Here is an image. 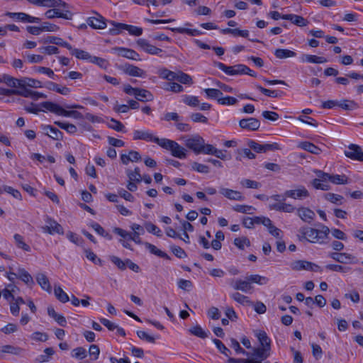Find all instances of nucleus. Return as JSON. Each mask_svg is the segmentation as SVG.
Segmentation results:
<instances>
[{
    "mask_svg": "<svg viewBox=\"0 0 363 363\" xmlns=\"http://www.w3.org/2000/svg\"><path fill=\"white\" fill-rule=\"evenodd\" d=\"M299 231L301 233V237L299 238L300 240L306 239L310 242L320 244L324 242L325 239L328 238L330 233L329 228L324 225H321L320 230L303 227Z\"/></svg>",
    "mask_w": 363,
    "mask_h": 363,
    "instance_id": "obj_1",
    "label": "nucleus"
},
{
    "mask_svg": "<svg viewBox=\"0 0 363 363\" xmlns=\"http://www.w3.org/2000/svg\"><path fill=\"white\" fill-rule=\"evenodd\" d=\"M160 146L170 151L171 155L179 159H185L187 156L186 150L174 140L167 138H161Z\"/></svg>",
    "mask_w": 363,
    "mask_h": 363,
    "instance_id": "obj_2",
    "label": "nucleus"
},
{
    "mask_svg": "<svg viewBox=\"0 0 363 363\" xmlns=\"http://www.w3.org/2000/svg\"><path fill=\"white\" fill-rule=\"evenodd\" d=\"M40 106L42 108L58 116L65 117H73L74 118H79L82 116V114L77 111H67L60 105L51 101L42 102L40 104Z\"/></svg>",
    "mask_w": 363,
    "mask_h": 363,
    "instance_id": "obj_3",
    "label": "nucleus"
},
{
    "mask_svg": "<svg viewBox=\"0 0 363 363\" xmlns=\"http://www.w3.org/2000/svg\"><path fill=\"white\" fill-rule=\"evenodd\" d=\"M110 23L113 26V27L110 28L108 30L109 34L111 35H117L120 34L122 30H125L130 35L135 36H140L143 33V28L140 27L122 23H117L113 21H110Z\"/></svg>",
    "mask_w": 363,
    "mask_h": 363,
    "instance_id": "obj_4",
    "label": "nucleus"
},
{
    "mask_svg": "<svg viewBox=\"0 0 363 363\" xmlns=\"http://www.w3.org/2000/svg\"><path fill=\"white\" fill-rule=\"evenodd\" d=\"M214 66L230 76L242 75L245 74V71L247 70V65L243 64H237L233 66H227L222 62H215Z\"/></svg>",
    "mask_w": 363,
    "mask_h": 363,
    "instance_id": "obj_5",
    "label": "nucleus"
},
{
    "mask_svg": "<svg viewBox=\"0 0 363 363\" xmlns=\"http://www.w3.org/2000/svg\"><path fill=\"white\" fill-rule=\"evenodd\" d=\"M45 225L41 227V229L43 233L50 235L64 234V229L62 226L53 218L46 216L45 218Z\"/></svg>",
    "mask_w": 363,
    "mask_h": 363,
    "instance_id": "obj_6",
    "label": "nucleus"
},
{
    "mask_svg": "<svg viewBox=\"0 0 363 363\" xmlns=\"http://www.w3.org/2000/svg\"><path fill=\"white\" fill-rule=\"evenodd\" d=\"M309 196V192L303 186H299L297 189L287 190L283 194V201L286 200V197L294 199H303Z\"/></svg>",
    "mask_w": 363,
    "mask_h": 363,
    "instance_id": "obj_7",
    "label": "nucleus"
},
{
    "mask_svg": "<svg viewBox=\"0 0 363 363\" xmlns=\"http://www.w3.org/2000/svg\"><path fill=\"white\" fill-rule=\"evenodd\" d=\"M203 141L204 139L201 136L194 135L185 140V145L188 148L193 150L194 153L199 155L201 154Z\"/></svg>",
    "mask_w": 363,
    "mask_h": 363,
    "instance_id": "obj_8",
    "label": "nucleus"
},
{
    "mask_svg": "<svg viewBox=\"0 0 363 363\" xmlns=\"http://www.w3.org/2000/svg\"><path fill=\"white\" fill-rule=\"evenodd\" d=\"M133 140H143L147 142H153L160 145L161 142V138H159L157 136H155L150 130H135L133 132Z\"/></svg>",
    "mask_w": 363,
    "mask_h": 363,
    "instance_id": "obj_9",
    "label": "nucleus"
},
{
    "mask_svg": "<svg viewBox=\"0 0 363 363\" xmlns=\"http://www.w3.org/2000/svg\"><path fill=\"white\" fill-rule=\"evenodd\" d=\"M345 155L352 160L363 162V151L357 145L350 144L345 151Z\"/></svg>",
    "mask_w": 363,
    "mask_h": 363,
    "instance_id": "obj_10",
    "label": "nucleus"
},
{
    "mask_svg": "<svg viewBox=\"0 0 363 363\" xmlns=\"http://www.w3.org/2000/svg\"><path fill=\"white\" fill-rule=\"evenodd\" d=\"M137 45L145 52L150 55H160L162 50L149 43V42L143 38H140L136 42Z\"/></svg>",
    "mask_w": 363,
    "mask_h": 363,
    "instance_id": "obj_11",
    "label": "nucleus"
},
{
    "mask_svg": "<svg viewBox=\"0 0 363 363\" xmlns=\"http://www.w3.org/2000/svg\"><path fill=\"white\" fill-rule=\"evenodd\" d=\"M113 233L116 235L121 236V238L124 239H128L129 240H133L136 244H142L141 238H140L139 234H136L134 233H129L125 231V230L121 228H114L113 230Z\"/></svg>",
    "mask_w": 363,
    "mask_h": 363,
    "instance_id": "obj_12",
    "label": "nucleus"
},
{
    "mask_svg": "<svg viewBox=\"0 0 363 363\" xmlns=\"http://www.w3.org/2000/svg\"><path fill=\"white\" fill-rule=\"evenodd\" d=\"M41 129L45 135L53 140H62L63 139V133L57 128L49 125H42Z\"/></svg>",
    "mask_w": 363,
    "mask_h": 363,
    "instance_id": "obj_13",
    "label": "nucleus"
},
{
    "mask_svg": "<svg viewBox=\"0 0 363 363\" xmlns=\"http://www.w3.org/2000/svg\"><path fill=\"white\" fill-rule=\"evenodd\" d=\"M239 125L242 129L255 131L259 129L260 122L255 118H243L240 121Z\"/></svg>",
    "mask_w": 363,
    "mask_h": 363,
    "instance_id": "obj_14",
    "label": "nucleus"
},
{
    "mask_svg": "<svg viewBox=\"0 0 363 363\" xmlns=\"http://www.w3.org/2000/svg\"><path fill=\"white\" fill-rule=\"evenodd\" d=\"M329 257L340 263L347 264L357 262L355 257L351 254L332 252L329 255Z\"/></svg>",
    "mask_w": 363,
    "mask_h": 363,
    "instance_id": "obj_15",
    "label": "nucleus"
},
{
    "mask_svg": "<svg viewBox=\"0 0 363 363\" xmlns=\"http://www.w3.org/2000/svg\"><path fill=\"white\" fill-rule=\"evenodd\" d=\"M86 23L94 29H104L106 27V19L99 13H96V16L89 17Z\"/></svg>",
    "mask_w": 363,
    "mask_h": 363,
    "instance_id": "obj_16",
    "label": "nucleus"
},
{
    "mask_svg": "<svg viewBox=\"0 0 363 363\" xmlns=\"http://www.w3.org/2000/svg\"><path fill=\"white\" fill-rule=\"evenodd\" d=\"M113 50L117 52L118 55L123 57L133 60H140L139 54L132 49L116 47Z\"/></svg>",
    "mask_w": 363,
    "mask_h": 363,
    "instance_id": "obj_17",
    "label": "nucleus"
},
{
    "mask_svg": "<svg viewBox=\"0 0 363 363\" xmlns=\"http://www.w3.org/2000/svg\"><path fill=\"white\" fill-rule=\"evenodd\" d=\"M220 193L225 198L233 201H243L245 197L238 191L228 188L221 187Z\"/></svg>",
    "mask_w": 363,
    "mask_h": 363,
    "instance_id": "obj_18",
    "label": "nucleus"
},
{
    "mask_svg": "<svg viewBox=\"0 0 363 363\" xmlns=\"http://www.w3.org/2000/svg\"><path fill=\"white\" fill-rule=\"evenodd\" d=\"M123 71L126 74L132 77H145L146 75L143 69L130 64L124 65Z\"/></svg>",
    "mask_w": 363,
    "mask_h": 363,
    "instance_id": "obj_19",
    "label": "nucleus"
},
{
    "mask_svg": "<svg viewBox=\"0 0 363 363\" xmlns=\"http://www.w3.org/2000/svg\"><path fill=\"white\" fill-rule=\"evenodd\" d=\"M282 19L289 20L294 25L299 27H304L308 24V21L301 16L296 14H284Z\"/></svg>",
    "mask_w": 363,
    "mask_h": 363,
    "instance_id": "obj_20",
    "label": "nucleus"
},
{
    "mask_svg": "<svg viewBox=\"0 0 363 363\" xmlns=\"http://www.w3.org/2000/svg\"><path fill=\"white\" fill-rule=\"evenodd\" d=\"M297 213L303 221L308 223H311L315 217V214L312 210L305 207L298 208Z\"/></svg>",
    "mask_w": 363,
    "mask_h": 363,
    "instance_id": "obj_21",
    "label": "nucleus"
},
{
    "mask_svg": "<svg viewBox=\"0 0 363 363\" xmlns=\"http://www.w3.org/2000/svg\"><path fill=\"white\" fill-rule=\"evenodd\" d=\"M44 86L47 88L50 91H55L62 95H68L71 92V90L69 88L64 86H62L55 82H47Z\"/></svg>",
    "mask_w": 363,
    "mask_h": 363,
    "instance_id": "obj_22",
    "label": "nucleus"
},
{
    "mask_svg": "<svg viewBox=\"0 0 363 363\" xmlns=\"http://www.w3.org/2000/svg\"><path fill=\"white\" fill-rule=\"evenodd\" d=\"M40 42L43 43L55 44L57 45L66 48L67 50H72V45L69 43L64 41L62 38L56 36H48L44 40H40Z\"/></svg>",
    "mask_w": 363,
    "mask_h": 363,
    "instance_id": "obj_23",
    "label": "nucleus"
},
{
    "mask_svg": "<svg viewBox=\"0 0 363 363\" xmlns=\"http://www.w3.org/2000/svg\"><path fill=\"white\" fill-rule=\"evenodd\" d=\"M233 287L235 290H239L245 293L250 292V291L253 289V286L250 284L247 279H237L233 284Z\"/></svg>",
    "mask_w": 363,
    "mask_h": 363,
    "instance_id": "obj_24",
    "label": "nucleus"
},
{
    "mask_svg": "<svg viewBox=\"0 0 363 363\" xmlns=\"http://www.w3.org/2000/svg\"><path fill=\"white\" fill-rule=\"evenodd\" d=\"M36 281L40 286L42 289L45 290L48 293H51L52 288L48 278L43 273H38L36 274Z\"/></svg>",
    "mask_w": 363,
    "mask_h": 363,
    "instance_id": "obj_25",
    "label": "nucleus"
},
{
    "mask_svg": "<svg viewBox=\"0 0 363 363\" xmlns=\"http://www.w3.org/2000/svg\"><path fill=\"white\" fill-rule=\"evenodd\" d=\"M271 348L259 347L253 349L252 356L262 361L270 356Z\"/></svg>",
    "mask_w": 363,
    "mask_h": 363,
    "instance_id": "obj_26",
    "label": "nucleus"
},
{
    "mask_svg": "<svg viewBox=\"0 0 363 363\" xmlns=\"http://www.w3.org/2000/svg\"><path fill=\"white\" fill-rule=\"evenodd\" d=\"M270 208L286 213H292L295 211V207L294 206L289 203H286L284 201L271 204Z\"/></svg>",
    "mask_w": 363,
    "mask_h": 363,
    "instance_id": "obj_27",
    "label": "nucleus"
},
{
    "mask_svg": "<svg viewBox=\"0 0 363 363\" xmlns=\"http://www.w3.org/2000/svg\"><path fill=\"white\" fill-rule=\"evenodd\" d=\"M135 98L140 101H151L153 100V95L148 90L138 88Z\"/></svg>",
    "mask_w": 363,
    "mask_h": 363,
    "instance_id": "obj_28",
    "label": "nucleus"
},
{
    "mask_svg": "<svg viewBox=\"0 0 363 363\" xmlns=\"http://www.w3.org/2000/svg\"><path fill=\"white\" fill-rule=\"evenodd\" d=\"M48 313L49 316L52 318L60 326H66V318L62 315L57 313L52 306L48 308Z\"/></svg>",
    "mask_w": 363,
    "mask_h": 363,
    "instance_id": "obj_29",
    "label": "nucleus"
},
{
    "mask_svg": "<svg viewBox=\"0 0 363 363\" xmlns=\"http://www.w3.org/2000/svg\"><path fill=\"white\" fill-rule=\"evenodd\" d=\"M223 34H231L235 37L240 36L248 38L249 31L247 30H240L239 28H224L221 30Z\"/></svg>",
    "mask_w": 363,
    "mask_h": 363,
    "instance_id": "obj_30",
    "label": "nucleus"
},
{
    "mask_svg": "<svg viewBox=\"0 0 363 363\" xmlns=\"http://www.w3.org/2000/svg\"><path fill=\"white\" fill-rule=\"evenodd\" d=\"M301 61L303 62H309V63H317V64H323L328 62L327 59L323 57H318L313 55H303L301 57Z\"/></svg>",
    "mask_w": 363,
    "mask_h": 363,
    "instance_id": "obj_31",
    "label": "nucleus"
},
{
    "mask_svg": "<svg viewBox=\"0 0 363 363\" xmlns=\"http://www.w3.org/2000/svg\"><path fill=\"white\" fill-rule=\"evenodd\" d=\"M145 247L153 255L158 256L159 257L169 259V256L164 252L157 249L154 245L145 242L144 243Z\"/></svg>",
    "mask_w": 363,
    "mask_h": 363,
    "instance_id": "obj_32",
    "label": "nucleus"
},
{
    "mask_svg": "<svg viewBox=\"0 0 363 363\" xmlns=\"http://www.w3.org/2000/svg\"><path fill=\"white\" fill-rule=\"evenodd\" d=\"M170 30L174 33H182V34L185 33V34H187L191 36H197V35H200L203 34V32H201L199 30L189 29V28H182V27L170 28Z\"/></svg>",
    "mask_w": 363,
    "mask_h": 363,
    "instance_id": "obj_33",
    "label": "nucleus"
},
{
    "mask_svg": "<svg viewBox=\"0 0 363 363\" xmlns=\"http://www.w3.org/2000/svg\"><path fill=\"white\" fill-rule=\"evenodd\" d=\"M255 335L257 337L261 347L271 348V340L264 331H257Z\"/></svg>",
    "mask_w": 363,
    "mask_h": 363,
    "instance_id": "obj_34",
    "label": "nucleus"
},
{
    "mask_svg": "<svg viewBox=\"0 0 363 363\" xmlns=\"http://www.w3.org/2000/svg\"><path fill=\"white\" fill-rule=\"evenodd\" d=\"M298 147L315 155H318L321 151L320 149L314 144L307 141L300 143Z\"/></svg>",
    "mask_w": 363,
    "mask_h": 363,
    "instance_id": "obj_35",
    "label": "nucleus"
},
{
    "mask_svg": "<svg viewBox=\"0 0 363 363\" xmlns=\"http://www.w3.org/2000/svg\"><path fill=\"white\" fill-rule=\"evenodd\" d=\"M230 297L236 302L246 306L252 305V302L249 298L245 295L241 294L239 292H235L230 294Z\"/></svg>",
    "mask_w": 363,
    "mask_h": 363,
    "instance_id": "obj_36",
    "label": "nucleus"
},
{
    "mask_svg": "<svg viewBox=\"0 0 363 363\" xmlns=\"http://www.w3.org/2000/svg\"><path fill=\"white\" fill-rule=\"evenodd\" d=\"M71 52V54L75 56L77 59L84 60L90 61L92 55H91L88 52L79 50L77 48H73L72 47V50H69Z\"/></svg>",
    "mask_w": 363,
    "mask_h": 363,
    "instance_id": "obj_37",
    "label": "nucleus"
},
{
    "mask_svg": "<svg viewBox=\"0 0 363 363\" xmlns=\"http://www.w3.org/2000/svg\"><path fill=\"white\" fill-rule=\"evenodd\" d=\"M337 106L342 108L344 110L352 111L359 108L357 103L353 100L344 99L338 101Z\"/></svg>",
    "mask_w": 363,
    "mask_h": 363,
    "instance_id": "obj_38",
    "label": "nucleus"
},
{
    "mask_svg": "<svg viewBox=\"0 0 363 363\" xmlns=\"http://www.w3.org/2000/svg\"><path fill=\"white\" fill-rule=\"evenodd\" d=\"M125 172L129 180L135 181L137 183L142 181V175L139 167H135L134 170L126 169Z\"/></svg>",
    "mask_w": 363,
    "mask_h": 363,
    "instance_id": "obj_39",
    "label": "nucleus"
},
{
    "mask_svg": "<svg viewBox=\"0 0 363 363\" xmlns=\"http://www.w3.org/2000/svg\"><path fill=\"white\" fill-rule=\"evenodd\" d=\"M176 80L180 82L181 84L186 85H191L194 83L192 77L189 74L184 73L182 71L177 72Z\"/></svg>",
    "mask_w": 363,
    "mask_h": 363,
    "instance_id": "obj_40",
    "label": "nucleus"
},
{
    "mask_svg": "<svg viewBox=\"0 0 363 363\" xmlns=\"http://www.w3.org/2000/svg\"><path fill=\"white\" fill-rule=\"evenodd\" d=\"M246 279H247L250 284L252 283H255L259 285L267 284L269 281V279L266 277H262L259 274H252L246 277Z\"/></svg>",
    "mask_w": 363,
    "mask_h": 363,
    "instance_id": "obj_41",
    "label": "nucleus"
},
{
    "mask_svg": "<svg viewBox=\"0 0 363 363\" xmlns=\"http://www.w3.org/2000/svg\"><path fill=\"white\" fill-rule=\"evenodd\" d=\"M59 128L65 130L68 133L74 134L77 131V128L76 125L69 123H65L61 121H55L54 123Z\"/></svg>",
    "mask_w": 363,
    "mask_h": 363,
    "instance_id": "obj_42",
    "label": "nucleus"
},
{
    "mask_svg": "<svg viewBox=\"0 0 363 363\" xmlns=\"http://www.w3.org/2000/svg\"><path fill=\"white\" fill-rule=\"evenodd\" d=\"M18 277L27 284H33L34 281L31 275L23 268L18 270Z\"/></svg>",
    "mask_w": 363,
    "mask_h": 363,
    "instance_id": "obj_43",
    "label": "nucleus"
},
{
    "mask_svg": "<svg viewBox=\"0 0 363 363\" xmlns=\"http://www.w3.org/2000/svg\"><path fill=\"white\" fill-rule=\"evenodd\" d=\"M274 55L279 59L293 57L296 55V52L287 49H277Z\"/></svg>",
    "mask_w": 363,
    "mask_h": 363,
    "instance_id": "obj_44",
    "label": "nucleus"
},
{
    "mask_svg": "<svg viewBox=\"0 0 363 363\" xmlns=\"http://www.w3.org/2000/svg\"><path fill=\"white\" fill-rule=\"evenodd\" d=\"M324 197L327 201L336 205H341L344 200L342 196L333 193H327L324 195Z\"/></svg>",
    "mask_w": 363,
    "mask_h": 363,
    "instance_id": "obj_45",
    "label": "nucleus"
},
{
    "mask_svg": "<svg viewBox=\"0 0 363 363\" xmlns=\"http://www.w3.org/2000/svg\"><path fill=\"white\" fill-rule=\"evenodd\" d=\"M310 265V262L306 260H296L291 263L290 267L293 270H307L308 266Z\"/></svg>",
    "mask_w": 363,
    "mask_h": 363,
    "instance_id": "obj_46",
    "label": "nucleus"
},
{
    "mask_svg": "<svg viewBox=\"0 0 363 363\" xmlns=\"http://www.w3.org/2000/svg\"><path fill=\"white\" fill-rule=\"evenodd\" d=\"M144 227L148 233H152L159 238L162 236V230L152 223L146 222L144 225Z\"/></svg>",
    "mask_w": 363,
    "mask_h": 363,
    "instance_id": "obj_47",
    "label": "nucleus"
},
{
    "mask_svg": "<svg viewBox=\"0 0 363 363\" xmlns=\"http://www.w3.org/2000/svg\"><path fill=\"white\" fill-rule=\"evenodd\" d=\"M13 238L16 245L18 248L22 249L26 252H30L31 248L24 242L23 236L19 234H15Z\"/></svg>",
    "mask_w": 363,
    "mask_h": 363,
    "instance_id": "obj_48",
    "label": "nucleus"
},
{
    "mask_svg": "<svg viewBox=\"0 0 363 363\" xmlns=\"http://www.w3.org/2000/svg\"><path fill=\"white\" fill-rule=\"evenodd\" d=\"M255 87L261 93H262L263 94H264L267 96L272 97V98H277L280 96L279 93L281 91H279L268 89L262 87V86H260L259 84H255Z\"/></svg>",
    "mask_w": 363,
    "mask_h": 363,
    "instance_id": "obj_49",
    "label": "nucleus"
},
{
    "mask_svg": "<svg viewBox=\"0 0 363 363\" xmlns=\"http://www.w3.org/2000/svg\"><path fill=\"white\" fill-rule=\"evenodd\" d=\"M54 293L57 298L62 303L69 301V298L68 295L62 290L60 286H55Z\"/></svg>",
    "mask_w": 363,
    "mask_h": 363,
    "instance_id": "obj_50",
    "label": "nucleus"
},
{
    "mask_svg": "<svg viewBox=\"0 0 363 363\" xmlns=\"http://www.w3.org/2000/svg\"><path fill=\"white\" fill-rule=\"evenodd\" d=\"M164 89L167 91H171L174 93H181L184 91V88L181 84L174 82L166 83Z\"/></svg>",
    "mask_w": 363,
    "mask_h": 363,
    "instance_id": "obj_51",
    "label": "nucleus"
},
{
    "mask_svg": "<svg viewBox=\"0 0 363 363\" xmlns=\"http://www.w3.org/2000/svg\"><path fill=\"white\" fill-rule=\"evenodd\" d=\"M330 182L335 184H348V178L345 174H330Z\"/></svg>",
    "mask_w": 363,
    "mask_h": 363,
    "instance_id": "obj_52",
    "label": "nucleus"
},
{
    "mask_svg": "<svg viewBox=\"0 0 363 363\" xmlns=\"http://www.w3.org/2000/svg\"><path fill=\"white\" fill-rule=\"evenodd\" d=\"M177 75V72H172L166 68H164L160 71V77L168 81L176 80Z\"/></svg>",
    "mask_w": 363,
    "mask_h": 363,
    "instance_id": "obj_53",
    "label": "nucleus"
},
{
    "mask_svg": "<svg viewBox=\"0 0 363 363\" xmlns=\"http://www.w3.org/2000/svg\"><path fill=\"white\" fill-rule=\"evenodd\" d=\"M182 101L185 104L191 107H196L199 105L198 97L194 96L184 95Z\"/></svg>",
    "mask_w": 363,
    "mask_h": 363,
    "instance_id": "obj_54",
    "label": "nucleus"
},
{
    "mask_svg": "<svg viewBox=\"0 0 363 363\" xmlns=\"http://www.w3.org/2000/svg\"><path fill=\"white\" fill-rule=\"evenodd\" d=\"M1 351L4 353H9L18 355L21 353L23 349L18 347H14L12 345H7L2 346Z\"/></svg>",
    "mask_w": 363,
    "mask_h": 363,
    "instance_id": "obj_55",
    "label": "nucleus"
},
{
    "mask_svg": "<svg viewBox=\"0 0 363 363\" xmlns=\"http://www.w3.org/2000/svg\"><path fill=\"white\" fill-rule=\"evenodd\" d=\"M189 332L200 338H206L208 337L207 333L203 330V328L200 325H196L189 329Z\"/></svg>",
    "mask_w": 363,
    "mask_h": 363,
    "instance_id": "obj_56",
    "label": "nucleus"
},
{
    "mask_svg": "<svg viewBox=\"0 0 363 363\" xmlns=\"http://www.w3.org/2000/svg\"><path fill=\"white\" fill-rule=\"evenodd\" d=\"M213 343L216 345L218 350L226 357H229L231 354L230 350L225 347V345L218 339H213Z\"/></svg>",
    "mask_w": 363,
    "mask_h": 363,
    "instance_id": "obj_57",
    "label": "nucleus"
},
{
    "mask_svg": "<svg viewBox=\"0 0 363 363\" xmlns=\"http://www.w3.org/2000/svg\"><path fill=\"white\" fill-rule=\"evenodd\" d=\"M234 245L240 250H243L245 245L249 247L250 245V240L246 237L237 238L234 240Z\"/></svg>",
    "mask_w": 363,
    "mask_h": 363,
    "instance_id": "obj_58",
    "label": "nucleus"
},
{
    "mask_svg": "<svg viewBox=\"0 0 363 363\" xmlns=\"http://www.w3.org/2000/svg\"><path fill=\"white\" fill-rule=\"evenodd\" d=\"M35 70L39 73L47 74L50 78L52 79H56L57 78V76L50 68L45 67H35Z\"/></svg>",
    "mask_w": 363,
    "mask_h": 363,
    "instance_id": "obj_59",
    "label": "nucleus"
},
{
    "mask_svg": "<svg viewBox=\"0 0 363 363\" xmlns=\"http://www.w3.org/2000/svg\"><path fill=\"white\" fill-rule=\"evenodd\" d=\"M109 259L121 270H125L126 269L125 260L123 261L121 258L117 256L112 255L109 257Z\"/></svg>",
    "mask_w": 363,
    "mask_h": 363,
    "instance_id": "obj_60",
    "label": "nucleus"
},
{
    "mask_svg": "<svg viewBox=\"0 0 363 363\" xmlns=\"http://www.w3.org/2000/svg\"><path fill=\"white\" fill-rule=\"evenodd\" d=\"M240 184L249 189H259L261 186L260 183L248 179L241 180Z\"/></svg>",
    "mask_w": 363,
    "mask_h": 363,
    "instance_id": "obj_61",
    "label": "nucleus"
},
{
    "mask_svg": "<svg viewBox=\"0 0 363 363\" xmlns=\"http://www.w3.org/2000/svg\"><path fill=\"white\" fill-rule=\"evenodd\" d=\"M89 62L97 65L102 69H106L108 65V62L106 60L96 56H92Z\"/></svg>",
    "mask_w": 363,
    "mask_h": 363,
    "instance_id": "obj_62",
    "label": "nucleus"
},
{
    "mask_svg": "<svg viewBox=\"0 0 363 363\" xmlns=\"http://www.w3.org/2000/svg\"><path fill=\"white\" fill-rule=\"evenodd\" d=\"M204 92L208 98L213 99H218L223 95L221 91L217 89H205Z\"/></svg>",
    "mask_w": 363,
    "mask_h": 363,
    "instance_id": "obj_63",
    "label": "nucleus"
},
{
    "mask_svg": "<svg viewBox=\"0 0 363 363\" xmlns=\"http://www.w3.org/2000/svg\"><path fill=\"white\" fill-rule=\"evenodd\" d=\"M72 356L77 359H84L86 357V350L82 347H77L72 350Z\"/></svg>",
    "mask_w": 363,
    "mask_h": 363,
    "instance_id": "obj_64",
    "label": "nucleus"
}]
</instances>
